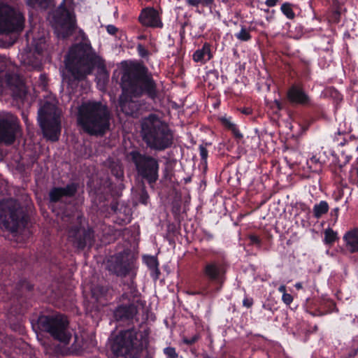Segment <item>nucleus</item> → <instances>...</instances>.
Returning a JSON list of instances; mask_svg holds the SVG:
<instances>
[{
    "label": "nucleus",
    "mask_w": 358,
    "mask_h": 358,
    "mask_svg": "<svg viewBox=\"0 0 358 358\" xmlns=\"http://www.w3.org/2000/svg\"><path fill=\"white\" fill-rule=\"evenodd\" d=\"M235 36L241 41H248L251 38L250 30L244 26H242L241 31L236 34Z\"/></svg>",
    "instance_id": "28"
},
{
    "label": "nucleus",
    "mask_w": 358,
    "mask_h": 358,
    "mask_svg": "<svg viewBox=\"0 0 358 358\" xmlns=\"http://www.w3.org/2000/svg\"><path fill=\"white\" fill-rule=\"evenodd\" d=\"M137 50L139 55L142 57H145L148 55V51L145 48V47L142 44L138 45Z\"/></svg>",
    "instance_id": "35"
},
{
    "label": "nucleus",
    "mask_w": 358,
    "mask_h": 358,
    "mask_svg": "<svg viewBox=\"0 0 358 358\" xmlns=\"http://www.w3.org/2000/svg\"><path fill=\"white\" fill-rule=\"evenodd\" d=\"M189 181H190V178H186V179H185V182H189Z\"/></svg>",
    "instance_id": "57"
},
{
    "label": "nucleus",
    "mask_w": 358,
    "mask_h": 358,
    "mask_svg": "<svg viewBox=\"0 0 358 358\" xmlns=\"http://www.w3.org/2000/svg\"><path fill=\"white\" fill-rule=\"evenodd\" d=\"M26 288L28 289V290H31L32 289V285H29V284H26Z\"/></svg>",
    "instance_id": "55"
},
{
    "label": "nucleus",
    "mask_w": 358,
    "mask_h": 358,
    "mask_svg": "<svg viewBox=\"0 0 358 358\" xmlns=\"http://www.w3.org/2000/svg\"><path fill=\"white\" fill-rule=\"evenodd\" d=\"M127 158L134 164L138 176L153 187L159 179V159L136 150L129 152Z\"/></svg>",
    "instance_id": "7"
},
{
    "label": "nucleus",
    "mask_w": 358,
    "mask_h": 358,
    "mask_svg": "<svg viewBox=\"0 0 358 358\" xmlns=\"http://www.w3.org/2000/svg\"><path fill=\"white\" fill-rule=\"evenodd\" d=\"M122 296L123 299H127L130 301V295L128 293H124Z\"/></svg>",
    "instance_id": "52"
},
{
    "label": "nucleus",
    "mask_w": 358,
    "mask_h": 358,
    "mask_svg": "<svg viewBox=\"0 0 358 358\" xmlns=\"http://www.w3.org/2000/svg\"><path fill=\"white\" fill-rule=\"evenodd\" d=\"M357 352H358V348L351 350L348 354L349 358L355 357L357 355Z\"/></svg>",
    "instance_id": "47"
},
{
    "label": "nucleus",
    "mask_w": 358,
    "mask_h": 358,
    "mask_svg": "<svg viewBox=\"0 0 358 358\" xmlns=\"http://www.w3.org/2000/svg\"><path fill=\"white\" fill-rule=\"evenodd\" d=\"M278 1V0H266L265 3L268 7H273L276 5Z\"/></svg>",
    "instance_id": "46"
},
{
    "label": "nucleus",
    "mask_w": 358,
    "mask_h": 358,
    "mask_svg": "<svg viewBox=\"0 0 358 358\" xmlns=\"http://www.w3.org/2000/svg\"><path fill=\"white\" fill-rule=\"evenodd\" d=\"M19 129L17 118L10 113H0V144L12 145Z\"/></svg>",
    "instance_id": "14"
},
{
    "label": "nucleus",
    "mask_w": 358,
    "mask_h": 358,
    "mask_svg": "<svg viewBox=\"0 0 358 358\" xmlns=\"http://www.w3.org/2000/svg\"><path fill=\"white\" fill-rule=\"evenodd\" d=\"M249 238L250 240L251 243L260 245L261 241L258 236L251 235L250 236Z\"/></svg>",
    "instance_id": "41"
},
{
    "label": "nucleus",
    "mask_w": 358,
    "mask_h": 358,
    "mask_svg": "<svg viewBox=\"0 0 358 358\" xmlns=\"http://www.w3.org/2000/svg\"><path fill=\"white\" fill-rule=\"evenodd\" d=\"M149 199V195L145 189V187L144 185H142V188L139 193V201L141 203L143 204H146L148 203Z\"/></svg>",
    "instance_id": "32"
},
{
    "label": "nucleus",
    "mask_w": 358,
    "mask_h": 358,
    "mask_svg": "<svg viewBox=\"0 0 358 358\" xmlns=\"http://www.w3.org/2000/svg\"><path fill=\"white\" fill-rule=\"evenodd\" d=\"M60 110L54 104L46 101L38 110V120L43 136L55 142L61 133Z\"/></svg>",
    "instance_id": "8"
},
{
    "label": "nucleus",
    "mask_w": 358,
    "mask_h": 358,
    "mask_svg": "<svg viewBox=\"0 0 358 358\" xmlns=\"http://www.w3.org/2000/svg\"><path fill=\"white\" fill-rule=\"evenodd\" d=\"M209 293H210V291L206 287H203L198 292H188V294H192V295H194V294L207 295Z\"/></svg>",
    "instance_id": "39"
},
{
    "label": "nucleus",
    "mask_w": 358,
    "mask_h": 358,
    "mask_svg": "<svg viewBox=\"0 0 358 358\" xmlns=\"http://www.w3.org/2000/svg\"><path fill=\"white\" fill-rule=\"evenodd\" d=\"M138 299H135L128 304L119 306L114 311V317L119 322H127L129 324L138 313Z\"/></svg>",
    "instance_id": "17"
},
{
    "label": "nucleus",
    "mask_w": 358,
    "mask_h": 358,
    "mask_svg": "<svg viewBox=\"0 0 358 358\" xmlns=\"http://www.w3.org/2000/svg\"><path fill=\"white\" fill-rule=\"evenodd\" d=\"M67 73L65 80L68 86L75 88L96 68L103 67V62L90 44L80 43L73 46L64 59Z\"/></svg>",
    "instance_id": "2"
},
{
    "label": "nucleus",
    "mask_w": 358,
    "mask_h": 358,
    "mask_svg": "<svg viewBox=\"0 0 358 358\" xmlns=\"http://www.w3.org/2000/svg\"><path fill=\"white\" fill-rule=\"evenodd\" d=\"M133 268V262L129 253L122 252L110 257L106 262V269L120 277L127 275Z\"/></svg>",
    "instance_id": "15"
},
{
    "label": "nucleus",
    "mask_w": 358,
    "mask_h": 358,
    "mask_svg": "<svg viewBox=\"0 0 358 358\" xmlns=\"http://www.w3.org/2000/svg\"><path fill=\"white\" fill-rule=\"evenodd\" d=\"M334 2H338V0H333Z\"/></svg>",
    "instance_id": "60"
},
{
    "label": "nucleus",
    "mask_w": 358,
    "mask_h": 358,
    "mask_svg": "<svg viewBox=\"0 0 358 358\" xmlns=\"http://www.w3.org/2000/svg\"><path fill=\"white\" fill-rule=\"evenodd\" d=\"M78 190V185L72 182L64 187H53L49 192V199L52 203H57L63 197H72Z\"/></svg>",
    "instance_id": "19"
},
{
    "label": "nucleus",
    "mask_w": 358,
    "mask_h": 358,
    "mask_svg": "<svg viewBox=\"0 0 358 358\" xmlns=\"http://www.w3.org/2000/svg\"><path fill=\"white\" fill-rule=\"evenodd\" d=\"M107 31L111 35H115L117 32V28L114 25L109 24L106 27Z\"/></svg>",
    "instance_id": "40"
},
{
    "label": "nucleus",
    "mask_w": 358,
    "mask_h": 358,
    "mask_svg": "<svg viewBox=\"0 0 358 358\" xmlns=\"http://www.w3.org/2000/svg\"><path fill=\"white\" fill-rule=\"evenodd\" d=\"M34 67H37V66H38V64H36L34 65Z\"/></svg>",
    "instance_id": "58"
},
{
    "label": "nucleus",
    "mask_w": 358,
    "mask_h": 358,
    "mask_svg": "<svg viewBox=\"0 0 358 358\" xmlns=\"http://www.w3.org/2000/svg\"><path fill=\"white\" fill-rule=\"evenodd\" d=\"M64 224L68 230L69 238L78 249L83 250L85 247H92L94 243V233L91 228H80V217L79 215H65L62 217Z\"/></svg>",
    "instance_id": "10"
},
{
    "label": "nucleus",
    "mask_w": 358,
    "mask_h": 358,
    "mask_svg": "<svg viewBox=\"0 0 358 358\" xmlns=\"http://www.w3.org/2000/svg\"><path fill=\"white\" fill-rule=\"evenodd\" d=\"M337 238L336 232L334 231L331 228H328L324 231V241L326 243L331 244Z\"/></svg>",
    "instance_id": "29"
},
{
    "label": "nucleus",
    "mask_w": 358,
    "mask_h": 358,
    "mask_svg": "<svg viewBox=\"0 0 358 358\" xmlns=\"http://www.w3.org/2000/svg\"><path fill=\"white\" fill-rule=\"evenodd\" d=\"M234 135V136L236 138L241 139L243 138V135L241 134V132L238 131V129L235 126L234 128L231 129Z\"/></svg>",
    "instance_id": "43"
},
{
    "label": "nucleus",
    "mask_w": 358,
    "mask_h": 358,
    "mask_svg": "<svg viewBox=\"0 0 358 358\" xmlns=\"http://www.w3.org/2000/svg\"><path fill=\"white\" fill-rule=\"evenodd\" d=\"M46 39L44 36H40L38 39L34 38L33 45H34L35 51L38 54H41L45 48Z\"/></svg>",
    "instance_id": "27"
},
{
    "label": "nucleus",
    "mask_w": 358,
    "mask_h": 358,
    "mask_svg": "<svg viewBox=\"0 0 358 358\" xmlns=\"http://www.w3.org/2000/svg\"><path fill=\"white\" fill-rule=\"evenodd\" d=\"M76 340H77V336L75 335V342L76 341Z\"/></svg>",
    "instance_id": "59"
},
{
    "label": "nucleus",
    "mask_w": 358,
    "mask_h": 358,
    "mask_svg": "<svg viewBox=\"0 0 358 358\" xmlns=\"http://www.w3.org/2000/svg\"><path fill=\"white\" fill-rule=\"evenodd\" d=\"M27 215L20 204L13 199L0 201V225L11 233L25 227Z\"/></svg>",
    "instance_id": "6"
},
{
    "label": "nucleus",
    "mask_w": 358,
    "mask_h": 358,
    "mask_svg": "<svg viewBox=\"0 0 358 358\" xmlns=\"http://www.w3.org/2000/svg\"><path fill=\"white\" fill-rule=\"evenodd\" d=\"M3 87L17 102L24 103L28 93L24 81L19 74L7 71L0 76V87Z\"/></svg>",
    "instance_id": "13"
},
{
    "label": "nucleus",
    "mask_w": 358,
    "mask_h": 358,
    "mask_svg": "<svg viewBox=\"0 0 358 358\" xmlns=\"http://www.w3.org/2000/svg\"><path fill=\"white\" fill-rule=\"evenodd\" d=\"M106 292L107 289L103 286L96 285L92 288V294L96 299L104 295Z\"/></svg>",
    "instance_id": "31"
},
{
    "label": "nucleus",
    "mask_w": 358,
    "mask_h": 358,
    "mask_svg": "<svg viewBox=\"0 0 358 358\" xmlns=\"http://www.w3.org/2000/svg\"><path fill=\"white\" fill-rule=\"evenodd\" d=\"M140 22L145 26L162 27V23L159 19L157 11L153 8H145L138 17Z\"/></svg>",
    "instance_id": "20"
},
{
    "label": "nucleus",
    "mask_w": 358,
    "mask_h": 358,
    "mask_svg": "<svg viewBox=\"0 0 358 358\" xmlns=\"http://www.w3.org/2000/svg\"><path fill=\"white\" fill-rule=\"evenodd\" d=\"M338 211H339V208H336L333 210L331 214L333 215V213H334V215L336 216V219H337L338 217Z\"/></svg>",
    "instance_id": "51"
},
{
    "label": "nucleus",
    "mask_w": 358,
    "mask_h": 358,
    "mask_svg": "<svg viewBox=\"0 0 358 358\" xmlns=\"http://www.w3.org/2000/svg\"><path fill=\"white\" fill-rule=\"evenodd\" d=\"M295 287L297 289H300L302 288V285L301 282H297L296 285H295Z\"/></svg>",
    "instance_id": "53"
},
{
    "label": "nucleus",
    "mask_w": 358,
    "mask_h": 358,
    "mask_svg": "<svg viewBox=\"0 0 358 358\" xmlns=\"http://www.w3.org/2000/svg\"><path fill=\"white\" fill-rule=\"evenodd\" d=\"M199 151L201 159L204 161L205 163H206V159L208 157V150H206L204 145H201L199 146Z\"/></svg>",
    "instance_id": "34"
},
{
    "label": "nucleus",
    "mask_w": 358,
    "mask_h": 358,
    "mask_svg": "<svg viewBox=\"0 0 358 358\" xmlns=\"http://www.w3.org/2000/svg\"><path fill=\"white\" fill-rule=\"evenodd\" d=\"M226 270L224 264L220 260H210L204 264L203 268L204 276L210 281L215 282L219 285L216 292L221 289L225 280Z\"/></svg>",
    "instance_id": "16"
},
{
    "label": "nucleus",
    "mask_w": 358,
    "mask_h": 358,
    "mask_svg": "<svg viewBox=\"0 0 358 358\" xmlns=\"http://www.w3.org/2000/svg\"><path fill=\"white\" fill-rule=\"evenodd\" d=\"M214 0H201L203 6H208L213 3Z\"/></svg>",
    "instance_id": "48"
},
{
    "label": "nucleus",
    "mask_w": 358,
    "mask_h": 358,
    "mask_svg": "<svg viewBox=\"0 0 358 358\" xmlns=\"http://www.w3.org/2000/svg\"><path fill=\"white\" fill-rule=\"evenodd\" d=\"M308 164L316 165V168L314 171H317L320 170L321 164H320L319 159H317L315 157H313L312 158H310V160L308 161Z\"/></svg>",
    "instance_id": "36"
},
{
    "label": "nucleus",
    "mask_w": 358,
    "mask_h": 358,
    "mask_svg": "<svg viewBox=\"0 0 358 358\" xmlns=\"http://www.w3.org/2000/svg\"><path fill=\"white\" fill-rule=\"evenodd\" d=\"M121 87L123 94L120 96L119 107L126 115L136 116L140 109L138 101L132 100V97L146 95L155 100L158 96L152 73L141 63L131 62L123 66Z\"/></svg>",
    "instance_id": "1"
},
{
    "label": "nucleus",
    "mask_w": 358,
    "mask_h": 358,
    "mask_svg": "<svg viewBox=\"0 0 358 358\" xmlns=\"http://www.w3.org/2000/svg\"><path fill=\"white\" fill-rule=\"evenodd\" d=\"M243 304L247 308H250L253 304V300L252 299L245 298L243 301Z\"/></svg>",
    "instance_id": "44"
},
{
    "label": "nucleus",
    "mask_w": 358,
    "mask_h": 358,
    "mask_svg": "<svg viewBox=\"0 0 358 358\" xmlns=\"http://www.w3.org/2000/svg\"><path fill=\"white\" fill-rule=\"evenodd\" d=\"M38 328L46 331L55 339L66 345L72 338V329L69 327L67 318L62 315H41L37 320Z\"/></svg>",
    "instance_id": "9"
},
{
    "label": "nucleus",
    "mask_w": 358,
    "mask_h": 358,
    "mask_svg": "<svg viewBox=\"0 0 358 358\" xmlns=\"http://www.w3.org/2000/svg\"><path fill=\"white\" fill-rule=\"evenodd\" d=\"M211 57L210 46L208 43H205L201 49L197 50L193 55V59L196 62H205Z\"/></svg>",
    "instance_id": "23"
},
{
    "label": "nucleus",
    "mask_w": 358,
    "mask_h": 358,
    "mask_svg": "<svg viewBox=\"0 0 358 358\" xmlns=\"http://www.w3.org/2000/svg\"><path fill=\"white\" fill-rule=\"evenodd\" d=\"M287 98L292 105L307 106L310 103L309 96L297 85H292L287 92Z\"/></svg>",
    "instance_id": "18"
},
{
    "label": "nucleus",
    "mask_w": 358,
    "mask_h": 358,
    "mask_svg": "<svg viewBox=\"0 0 358 358\" xmlns=\"http://www.w3.org/2000/svg\"><path fill=\"white\" fill-rule=\"evenodd\" d=\"M146 358H152L151 357L147 356Z\"/></svg>",
    "instance_id": "61"
},
{
    "label": "nucleus",
    "mask_w": 358,
    "mask_h": 358,
    "mask_svg": "<svg viewBox=\"0 0 358 358\" xmlns=\"http://www.w3.org/2000/svg\"><path fill=\"white\" fill-rule=\"evenodd\" d=\"M52 23L59 38H66L76 30V17L65 6V0L54 11Z\"/></svg>",
    "instance_id": "12"
},
{
    "label": "nucleus",
    "mask_w": 358,
    "mask_h": 358,
    "mask_svg": "<svg viewBox=\"0 0 358 358\" xmlns=\"http://www.w3.org/2000/svg\"><path fill=\"white\" fill-rule=\"evenodd\" d=\"M27 5L35 9H47L51 3V0H26Z\"/></svg>",
    "instance_id": "26"
},
{
    "label": "nucleus",
    "mask_w": 358,
    "mask_h": 358,
    "mask_svg": "<svg viewBox=\"0 0 358 358\" xmlns=\"http://www.w3.org/2000/svg\"><path fill=\"white\" fill-rule=\"evenodd\" d=\"M147 344L146 336L132 327L120 331L115 339L113 348L124 358H138Z\"/></svg>",
    "instance_id": "5"
},
{
    "label": "nucleus",
    "mask_w": 358,
    "mask_h": 358,
    "mask_svg": "<svg viewBox=\"0 0 358 358\" xmlns=\"http://www.w3.org/2000/svg\"><path fill=\"white\" fill-rule=\"evenodd\" d=\"M164 354L168 358H178V355L176 351V349L172 347H167L164 350Z\"/></svg>",
    "instance_id": "33"
},
{
    "label": "nucleus",
    "mask_w": 358,
    "mask_h": 358,
    "mask_svg": "<svg viewBox=\"0 0 358 358\" xmlns=\"http://www.w3.org/2000/svg\"><path fill=\"white\" fill-rule=\"evenodd\" d=\"M111 208H112V210H113L114 211H115V210H116V209H117V206H115V205H112V206H111Z\"/></svg>",
    "instance_id": "56"
},
{
    "label": "nucleus",
    "mask_w": 358,
    "mask_h": 358,
    "mask_svg": "<svg viewBox=\"0 0 358 358\" xmlns=\"http://www.w3.org/2000/svg\"><path fill=\"white\" fill-rule=\"evenodd\" d=\"M188 3L194 7H197L199 4H201V0H187Z\"/></svg>",
    "instance_id": "45"
},
{
    "label": "nucleus",
    "mask_w": 358,
    "mask_h": 358,
    "mask_svg": "<svg viewBox=\"0 0 358 358\" xmlns=\"http://www.w3.org/2000/svg\"><path fill=\"white\" fill-rule=\"evenodd\" d=\"M141 134L146 145L155 151L165 150L173 143V134L169 125L153 114L143 120Z\"/></svg>",
    "instance_id": "4"
},
{
    "label": "nucleus",
    "mask_w": 358,
    "mask_h": 358,
    "mask_svg": "<svg viewBox=\"0 0 358 358\" xmlns=\"http://www.w3.org/2000/svg\"><path fill=\"white\" fill-rule=\"evenodd\" d=\"M105 165L110 170L112 175L116 178H123L124 170L121 162L118 159L109 158L105 162Z\"/></svg>",
    "instance_id": "22"
},
{
    "label": "nucleus",
    "mask_w": 358,
    "mask_h": 358,
    "mask_svg": "<svg viewBox=\"0 0 358 358\" xmlns=\"http://www.w3.org/2000/svg\"><path fill=\"white\" fill-rule=\"evenodd\" d=\"M278 291H279L280 292H282V294H284V293H286V287H285V285H280V286L279 287V288H278Z\"/></svg>",
    "instance_id": "50"
},
{
    "label": "nucleus",
    "mask_w": 358,
    "mask_h": 358,
    "mask_svg": "<svg viewBox=\"0 0 358 358\" xmlns=\"http://www.w3.org/2000/svg\"><path fill=\"white\" fill-rule=\"evenodd\" d=\"M282 299L285 304L289 305L293 301V297L289 294L284 293V294H282Z\"/></svg>",
    "instance_id": "37"
},
{
    "label": "nucleus",
    "mask_w": 358,
    "mask_h": 358,
    "mask_svg": "<svg viewBox=\"0 0 358 358\" xmlns=\"http://www.w3.org/2000/svg\"><path fill=\"white\" fill-rule=\"evenodd\" d=\"M144 259L149 268L155 273V278H158L160 272L158 268L159 263L157 259L153 256H148Z\"/></svg>",
    "instance_id": "25"
},
{
    "label": "nucleus",
    "mask_w": 358,
    "mask_h": 358,
    "mask_svg": "<svg viewBox=\"0 0 358 358\" xmlns=\"http://www.w3.org/2000/svg\"><path fill=\"white\" fill-rule=\"evenodd\" d=\"M346 247L351 253L358 252V228L348 231L344 237Z\"/></svg>",
    "instance_id": "21"
},
{
    "label": "nucleus",
    "mask_w": 358,
    "mask_h": 358,
    "mask_svg": "<svg viewBox=\"0 0 358 358\" xmlns=\"http://www.w3.org/2000/svg\"><path fill=\"white\" fill-rule=\"evenodd\" d=\"M198 338H199V337L197 336H194L191 338H185L184 343L187 345H192V344L194 343L198 340Z\"/></svg>",
    "instance_id": "42"
},
{
    "label": "nucleus",
    "mask_w": 358,
    "mask_h": 358,
    "mask_svg": "<svg viewBox=\"0 0 358 358\" xmlns=\"http://www.w3.org/2000/svg\"><path fill=\"white\" fill-rule=\"evenodd\" d=\"M222 123L224 127L228 128L229 129H231L234 128L236 125L231 122L228 119L223 117L221 119Z\"/></svg>",
    "instance_id": "38"
},
{
    "label": "nucleus",
    "mask_w": 358,
    "mask_h": 358,
    "mask_svg": "<svg viewBox=\"0 0 358 358\" xmlns=\"http://www.w3.org/2000/svg\"><path fill=\"white\" fill-rule=\"evenodd\" d=\"M241 112L243 113V114H245V115H249L252 112V110L250 108H243Z\"/></svg>",
    "instance_id": "49"
},
{
    "label": "nucleus",
    "mask_w": 358,
    "mask_h": 358,
    "mask_svg": "<svg viewBox=\"0 0 358 358\" xmlns=\"http://www.w3.org/2000/svg\"><path fill=\"white\" fill-rule=\"evenodd\" d=\"M110 111L100 101H87L78 108V123L92 136H103L110 129Z\"/></svg>",
    "instance_id": "3"
},
{
    "label": "nucleus",
    "mask_w": 358,
    "mask_h": 358,
    "mask_svg": "<svg viewBox=\"0 0 358 358\" xmlns=\"http://www.w3.org/2000/svg\"><path fill=\"white\" fill-rule=\"evenodd\" d=\"M24 17L19 10L8 5L0 6V34H19L24 27Z\"/></svg>",
    "instance_id": "11"
},
{
    "label": "nucleus",
    "mask_w": 358,
    "mask_h": 358,
    "mask_svg": "<svg viewBox=\"0 0 358 358\" xmlns=\"http://www.w3.org/2000/svg\"><path fill=\"white\" fill-rule=\"evenodd\" d=\"M329 210V205L327 201H321L313 207V213L315 218L319 219Z\"/></svg>",
    "instance_id": "24"
},
{
    "label": "nucleus",
    "mask_w": 358,
    "mask_h": 358,
    "mask_svg": "<svg viewBox=\"0 0 358 358\" xmlns=\"http://www.w3.org/2000/svg\"><path fill=\"white\" fill-rule=\"evenodd\" d=\"M275 103L277 107L278 108V109H281V103H280V102L279 101L275 100Z\"/></svg>",
    "instance_id": "54"
},
{
    "label": "nucleus",
    "mask_w": 358,
    "mask_h": 358,
    "mask_svg": "<svg viewBox=\"0 0 358 358\" xmlns=\"http://www.w3.org/2000/svg\"><path fill=\"white\" fill-rule=\"evenodd\" d=\"M281 10L283 13V14L287 16V18H289V19L294 18L295 14L292 10L291 3H287V2L284 3L281 6Z\"/></svg>",
    "instance_id": "30"
}]
</instances>
